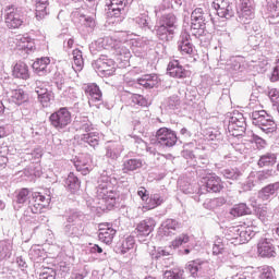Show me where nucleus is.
<instances>
[{"mask_svg":"<svg viewBox=\"0 0 279 279\" xmlns=\"http://www.w3.org/2000/svg\"><path fill=\"white\" fill-rule=\"evenodd\" d=\"M92 252L95 254V252H97V254H101L104 252V248H101V246H99L98 244H95L92 247Z\"/></svg>","mask_w":279,"mask_h":279,"instance_id":"nucleus-55","label":"nucleus"},{"mask_svg":"<svg viewBox=\"0 0 279 279\" xmlns=\"http://www.w3.org/2000/svg\"><path fill=\"white\" fill-rule=\"evenodd\" d=\"M49 121L54 130H64L71 123V111L66 108H60L50 114Z\"/></svg>","mask_w":279,"mask_h":279,"instance_id":"nucleus-3","label":"nucleus"},{"mask_svg":"<svg viewBox=\"0 0 279 279\" xmlns=\"http://www.w3.org/2000/svg\"><path fill=\"white\" fill-rule=\"evenodd\" d=\"M51 64V59L48 57H43L39 59H36L33 63V70L37 73V75H45L47 73V66Z\"/></svg>","mask_w":279,"mask_h":279,"instance_id":"nucleus-27","label":"nucleus"},{"mask_svg":"<svg viewBox=\"0 0 279 279\" xmlns=\"http://www.w3.org/2000/svg\"><path fill=\"white\" fill-rule=\"evenodd\" d=\"M157 145L160 147H175L178 143V134L169 128H160L156 132Z\"/></svg>","mask_w":279,"mask_h":279,"instance_id":"nucleus-4","label":"nucleus"},{"mask_svg":"<svg viewBox=\"0 0 279 279\" xmlns=\"http://www.w3.org/2000/svg\"><path fill=\"white\" fill-rule=\"evenodd\" d=\"M35 12L39 19L47 16V2H37Z\"/></svg>","mask_w":279,"mask_h":279,"instance_id":"nucleus-41","label":"nucleus"},{"mask_svg":"<svg viewBox=\"0 0 279 279\" xmlns=\"http://www.w3.org/2000/svg\"><path fill=\"white\" fill-rule=\"evenodd\" d=\"M50 198H47L40 192H34L29 201V208L34 215H40L47 206H49Z\"/></svg>","mask_w":279,"mask_h":279,"instance_id":"nucleus-5","label":"nucleus"},{"mask_svg":"<svg viewBox=\"0 0 279 279\" xmlns=\"http://www.w3.org/2000/svg\"><path fill=\"white\" fill-rule=\"evenodd\" d=\"M239 19L242 21H252L254 19V8L250 0H241L238 8Z\"/></svg>","mask_w":279,"mask_h":279,"instance_id":"nucleus-14","label":"nucleus"},{"mask_svg":"<svg viewBox=\"0 0 279 279\" xmlns=\"http://www.w3.org/2000/svg\"><path fill=\"white\" fill-rule=\"evenodd\" d=\"M13 77H17V80H29V68L25 62L20 61L13 66Z\"/></svg>","mask_w":279,"mask_h":279,"instance_id":"nucleus-24","label":"nucleus"},{"mask_svg":"<svg viewBox=\"0 0 279 279\" xmlns=\"http://www.w3.org/2000/svg\"><path fill=\"white\" fill-rule=\"evenodd\" d=\"M143 167L141 159H129L124 162V171H136Z\"/></svg>","mask_w":279,"mask_h":279,"instance_id":"nucleus-36","label":"nucleus"},{"mask_svg":"<svg viewBox=\"0 0 279 279\" xmlns=\"http://www.w3.org/2000/svg\"><path fill=\"white\" fill-rule=\"evenodd\" d=\"M157 36L161 37V36H167V34H171V29L167 28V26L160 24L159 26H157Z\"/></svg>","mask_w":279,"mask_h":279,"instance_id":"nucleus-50","label":"nucleus"},{"mask_svg":"<svg viewBox=\"0 0 279 279\" xmlns=\"http://www.w3.org/2000/svg\"><path fill=\"white\" fill-rule=\"evenodd\" d=\"M233 279H247V277H245L243 274H238L233 277Z\"/></svg>","mask_w":279,"mask_h":279,"instance_id":"nucleus-58","label":"nucleus"},{"mask_svg":"<svg viewBox=\"0 0 279 279\" xmlns=\"http://www.w3.org/2000/svg\"><path fill=\"white\" fill-rule=\"evenodd\" d=\"M0 210H5V203L0 201Z\"/></svg>","mask_w":279,"mask_h":279,"instance_id":"nucleus-63","label":"nucleus"},{"mask_svg":"<svg viewBox=\"0 0 279 279\" xmlns=\"http://www.w3.org/2000/svg\"><path fill=\"white\" fill-rule=\"evenodd\" d=\"M4 24L8 29H19L23 27L21 11L14 5H9L4 10Z\"/></svg>","mask_w":279,"mask_h":279,"instance_id":"nucleus-2","label":"nucleus"},{"mask_svg":"<svg viewBox=\"0 0 279 279\" xmlns=\"http://www.w3.org/2000/svg\"><path fill=\"white\" fill-rule=\"evenodd\" d=\"M29 197V189L24 187L19 191L16 199L17 204H25Z\"/></svg>","mask_w":279,"mask_h":279,"instance_id":"nucleus-42","label":"nucleus"},{"mask_svg":"<svg viewBox=\"0 0 279 279\" xmlns=\"http://www.w3.org/2000/svg\"><path fill=\"white\" fill-rule=\"evenodd\" d=\"M90 157L88 155H83L77 158V160L74 162V167L76 168V171L82 172L83 175H88L90 173Z\"/></svg>","mask_w":279,"mask_h":279,"instance_id":"nucleus-19","label":"nucleus"},{"mask_svg":"<svg viewBox=\"0 0 279 279\" xmlns=\"http://www.w3.org/2000/svg\"><path fill=\"white\" fill-rule=\"evenodd\" d=\"M230 215H232L233 217H243V215H247V205L245 204L235 205L231 209Z\"/></svg>","mask_w":279,"mask_h":279,"instance_id":"nucleus-39","label":"nucleus"},{"mask_svg":"<svg viewBox=\"0 0 279 279\" xmlns=\"http://www.w3.org/2000/svg\"><path fill=\"white\" fill-rule=\"evenodd\" d=\"M137 84L144 88H154L158 86V75L156 74H145L142 77L137 78Z\"/></svg>","mask_w":279,"mask_h":279,"instance_id":"nucleus-26","label":"nucleus"},{"mask_svg":"<svg viewBox=\"0 0 279 279\" xmlns=\"http://www.w3.org/2000/svg\"><path fill=\"white\" fill-rule=\"evenodd\" d=\"M131 101L135 106H141L142 108H149V106H151V102L141 94H133L131 96Z\"/></svg>","mask_w":279,"mask_h":279,"instance_id":"nucleus-33","label":"nucleus"},{"mask_svg":"<svg viewBox=\"0 0 279 279\" xmlns=\"http://www.w3.org/2000/svg\"><path fill=\"white\" fill-rule=\"evenodd\" d=\"M106 5V12L109 19H119V16H121V10L123 9H121L119 5H113L112 2H107Z\"/></svg>","mask_w":279,"mask_h":279,"instance_id":"nucleus-32","label":"nucleus"},{"mask_svg":"<svg viewBox=\"0 0 279 279\" xmlns=\"http://www.w3.org/2000/svg\"><path fill=\"white\" fill-rule=\"evenodd\" d=\"M186 269L195 278V276H197V272L199 271V264L195 260L189 262Z\"/></svg>","mask_w":279,"mask_h":279,"instance_id":"nucleus-44","label":"nucleus"},{"mask_svg":"<svg viewBox=\"0 0 279 279\" xmlns=\"http://www.w3.org/2000/svg\"><path fill=\"white\" fill-rule=\"evenodd\" d=\"M253 125L260 128L266 134H274L278 130V125L271 119V116L267 114L265 110H255L252 112Z\"/></svg>","mask_w":279,"mask_h":279,"instance_id":"nucleus-1","label":"nucleus"},{"mask_svg":"<svg viewBox=\"0 0 279 279\" xmlns=\"http://www.w3.org/2000/svg\"><path fill=\"white\" fill-rule=\"evenodd\" d=\"M222 175L227 180H239L242 173L241 170H239V168H227L222 171Z\"/></svg>","mask_w":279,"mask_h":279,"instance_id":"nucleus-34","label":"nucleus"},{"mask_svg":"<svg viewBox=\"0 0 279 279\" xmlns=\"http://www.w3.org/2000/svg\"><path fill=\"white\" fill-rule=\"evenodd\" d=\"M35 92L37 94V97H40L41 95H45V93L49 92V89H47V85L39 82V83H37Z\"/></svg>","mask_w":279,"mask_h":279,"instance_id":"nucleus-48","label":"nucleus"},{"mask_svg":"<svg viewBox=\"0 0 279 279\" xmlns=\"http://www.w3.org/2000/svg\"><path fill=\"white\" fill-rule=\"evenodd\" d=\"M9 100L16 106H23V104L29 101V96L23 89H13L9 94Z\"/></svg>","mask_w":279,"mask_h":279,"instance_id":"nucleus-20","label":"nucleus"},{"mask_svg":"<svg viewBox=\"0 0 279 279\" xmlns=\"http://www.w3.org/2000/svg\"><path fill=\"white\" fill-rule=\"evenodd\" d=\"M259 279H274V272L269 266H266L260 269Z\"/></svg>","mask_w":279,"mask_h":279,"instance_id":"nucleus-45","label":"nucleus"},{"mask_svg":"<svg viewBox=\"0 0 279 279\" xmlns=\"http://www.w3.org/2000/svg\"><path fill=\"white\" fill-rule=\"evenodd\" d=\"M85 25H87V27H95V19L85 17Z\"/></svg>","mask_w":279,"mask_h":279,"instance_id":"nucleus-54","label":"nucleus"},{"mask_svg":"<svg viewBox=\"0 0 279 279\" xmlns=\"http://www.w3.org/2000/svg\"><path fill=\"white\" fill-rule=\"evenodd\" d=\"M179 228L180 222H178V220L167 219L159 227L157 234L160 239H165V236H173Z\"/></svg>","mask_w":279,"mask_h":279,"instance_id":"nucleus-11","label":"nucleus"},{"mask_svg":"<svg viewBox=\"0 0 279 279\" xmlns=\"http://www.w3.org/2000/svg\"><path fill=\"white\" fill-rule=\"evenodd\" d=\"M8 167V158L3 155H0V171Z\"/></svg>","mask_w":279,"mask_h":279,"instance_id":"nucleus-53","label":"nucleus"},{"mask_svg":"<svg viewBox=\"0 0 279 279\" xmlns=\"http://www.w3.org/2000/svg\"><path fill=\"white\" fill-rule=\"evenodd\" d=\"M66 187L72 193H77V191L81 189L82 183L80 182V179L75 175V173L70 172L66 180H65Z\"/></svg>","mask_w":279,"mask_h":279,"instance_id":"nucleus-29","label":"nucleus"},{"mask_svg":"<svg viewBox=\"0 0 279 279\" xmlns=\"http://www.w3.org/2000/svg\"><path fill=\"white\" fill-rule=\"evenodd\" d=\"M270 80H271V82H278V80H279V58L276 62V66L274 68Z\"/></svg>","mask_w":279,"mask_h":279,"instance_id":"nucleus-51","label":"nucleus"},{"mask_svg":"<svg viewBox=\"0 0 279 279\" xmlns=\"http://www.w3.org/2000/svg\"><path fill=\"white\" fill-rule=\"evenodd\" d=\"M109 3H112V5H118L123 10L125 8V3H128V0H109Z\"/></svg>","mask_w":279,"mask_h":279,"instance_id":"nucleus-52","label":"nucleus"},{"mask_svg":"<svg viewBox=\"0 0 279 279\" xmlns=\"http://www.w3.org/2000/svg\"><path fill=\"white\" fill-rule=\"evenodd\" d=\"M5 110V106H3V101L0 100V114H3Z\"/></svg>","mask_w":279,"mask_h":279,"instance_id":"nucleus-61","label":"nucleus"},{"mask_svg":"<svg viewBox=\"0 0 279 279\" xmlns=\"http://www.w3.org/2000/svg\"><path fill=\"white\" fill-rule=\"evenodd\" d=\"M257 254L260 258H274L276 257V246L271 240L265 238L257 243Z\"/></svg>","mask_w":279,"mask_h":279,"instance_id":"nucleus-7","label":"nucleus"},{"mask_svg":"<svg viewBox=\"0 0 279 279\" xmlns=\"http://www.w3.org/2000/svg\"><path fill=\"white\" fill-rule=\"evenodd\" d=\"M191 241V238L186 233H182L179 236H177L172 242L171 246L177 250V247H182L185 243H189Z\"/></svg>","mask_w":279,"mask_h":279,"instance_id":"nucleus-38","label":"nucleus"},{"mask_svg":"<svg viewBox=\"0 0 279 279\" xmlns=\"http://www.w3.org/2000/svg\"><path fill=\"white\" fill-rule=\"evenodd\" d=\"M154 228H156V220L148 218L140 221L135 230L138 236H149L154 232Z\"/></svg>","mask_w":279,"mask_h":279,"instance_id":"nucleus-13","label":"nucleus"},{"mask_svg":"<svg viewBox=\"0 0 279 279\" xmlns=\"http://www.w3.org/2000/svg\"><path fill=\"white\" fill-rule=\"evenodd\" d=\"M38 101H40V104L47 108L51 101V92H46L41 96H38Z\"/></svg>","mask_w":279,"mask_h":279,"instance_id":"nucleus-46","label":"nucleus"},{"mask_svg":"<svg viewBox=\"0 0 279 279\" xmlns=\"http://www.w3.org/2000/svg\"><path fill=\"white\" fill-rule=\"evenodd\" d=\"M231 236L239 242V232H231Z\"/></svg>","mask_w":279,"mask_h":279,"instance_id":"nucleus-59","label":"nucleus"},{"mask_svg":"<svg viewBox=\"0 0 279 279\" xmlns=\"http://www.w3.org/2000/svg\"><path fill=\"white\" fill-rule=\"evenodd\" d=\"M74 45H75V40L73 38L68 39L66 41L68 49H73Z\"/></svg>","mask_w":279,"mask_h":279,"instance_id":"nucleus-57","label":"nucleus"},{"mask_svg":"<svg viewBox=\"0 0 279 279\" xmlns=\"http://www.w3.org/2000/svg\"><path fill=\"white\" fill-rule=\"evenodd\" d=\"M84 90H85V95L89 97V100H88L89 106H92L90 101H101L102 94H101V89H99V86H97V84L95 83L88 84Z\"/></svg>","mask_w":279,"mask_h":279,"instance_id":"nucleus-21","label":"nucleus"},{"mask_svg":"<svg viewBox=\"0 0 279 279\" xmlns=\"http://www.w3.org/2000/svg\"><path fill=\"white\" fill-rule=\"evenodd\" d=\"M278 160V157L276 156V154H271V153H267L265 155H263L257 165L258 167H274V165H276Z\"/></svg>","mask_w":279,"mask_h":279,"instance_id":"nucleus-30","label":"nucleus"},{"mask_svg":"<svg viewBox=\"0 0 279 279\" xmlns=\"http://www.w3.org/2000/svg\"><path fill=\"white\" fill-rule=\"evenodd\" d=\"M76 279H84L83 275H76Z\"/></svg>","mask_w":279,"mask_h":279,"instance_id":"nucleus-64","label":"nucleus"},{"mask_svg":"<svg viewBox=\"0 0 279 279\" xmlns=\"http://www.w3.org/2000/svg\"><path fill=\"white\" fill-rule=\"evenodd\" d=\"M15 45L20 51H26V53L28 51H34L36 47L34 44V39L25 36H19L15 39Z\"/></svg>","mask_w":279,"mask_h":279,"instance_id":"nucleus-22","label":"nucleus"},{"mask_svg":"<svg viewBox=\"0 0 279 279\" xmlns=\"http://www.w3.org/2000/svg\"><path fill=\"white\" fill-rule=\"evenodd\" d=\"M114 234H117V230L112 228L110 223H100L99 225V233L98 239L101 243H106V245H110L114 239Z\"/></svg>","mask_w":279,"mask_h":279,"instance_id":"nucleus-12","label":"nucleus"},{"mask_svg":"<svg viewBox=\"0 0 279 279\" xmlns=\"http://www.w3.org/2000/svg\"><path fill=\"white\" fill-rule=\"evenodd\" d=\"M160 24H162L168 29H171L173 25H175V16L174 15H166L161 19Z\"/></svg>","mask_w":279,"mask_h":279,"instance_id":"nucleus-43","label":"nucleus"},{"mask_svg":"<svg viewBox=\"0 0 279 279\" xmlns=\"http://www.w3.org/2000/svg\"><path fill=\"white\" fill-rule=\"evenodd\" d=\"M206 189L209 193H221L223 191V181L219 177H208L206 182Z\"/></svg>","mask_w":279,"mask_h":279,"instance_id":"nucleus-23","label":"nucleus"},{"mask_svg":"<svg viewBox=\"0 0 279 279\" xmlns=\"http://www.w3.org/2000/svg\"><path fill=\"white\" fill-rule=\"evenodd\" d=\"M230 232H238V243H247L252 239V232L247 230V227H233Z\"/></svg>","mask_w":279,"mask_h":279,"instance_id":"nucleus-28","label":"nucleus"},{"mask_svg":"<svg viewBox=\"0 0 279 279\" xmlns=\"http://www.w3.org/2000/svg\"><path fill=\"white\" fill-rule=\"evenodd\" d=\"M98 196L107 204V208H113L114 204H117V192L111 189L100 187Z\"/></svg>","mask_w":279,"mask_h":279,"instance_id":"nucleus-16","label":"nucleus"},{"mask_svg":"<svg viewBox=\"0 0 279 279\" xmlns=\"http://www.w3.org/2000/svg\"><path fill=\"white\" fill-rule=\"evenodd\" d=\"M213 8L220 19H232L234 16V10H232V5L227 0H214Z\"/></svg>","mask_w":279,"mask_h":279,"instance_id":"nucleus-9","label":"nucleus"},{"mask_svg":"<svg viewBox=\"0 0 279 279\" xmlns=\"http://www.w3.org/2000/svg\"><path fill=\"white\" fill-rule=\"evenodd\" d=\"M165 204V198L162 195L155 193L148 196L145 205L142 206V213H147L148 210H154V208H158V206H162Z\"/></svg>","mask_w":279,"mask_h":279,"instance_id":"nucleus-17","label":"nucleus"},{"mask_svg":"<svg viewBox=\"0 0 279 279\" xmlns=\"http://www.w3.org/2000/svg\"><path fill=\"white\" fill-rule=\"evenodd\" d=\"M167 73L170 77H175L177 80H184L189 77V71L184 69L177 59H173L168 63Z\"/></svg>","mask_w":279,"mask_h":279,"instance_id":"nucleus-8","label":"nucleus"},{"mask_svg":"<svg viewBox=\"0 0 279 279\" xmlns=\"http://www.w3.org/2000/svg\"><path fill=\"white\" fill-rule=\"evenodd\" d=\"M83 138L92 147H95L96 145H99V134L97 133H87L83 135Z\"/></svg>","mask_w":279,"mask_h":279,"instance_id":"nucleus-40","label":"nucleus"},{"mask_svg":"<svg viewBox=\"0 0 279 279\" xmlns=\"http://www.w3.org/2000/svg\"><path fill=\"white\" fill-rule=\"evenodd\" d=\"M279 191V182L268 184L258 192V197L263 202H267L272 195H276Z\"/></svg>","mask_w":279,"mask_h":279,"instance_id":"nucleus-25","label":"nucleus"},{"mask_svg":"<svg viewBox=\"0 0 279 279\" xmlns=\"http://www.w3.org/2000/svg\"><path fill=\"white\" fill-rule=\"evenodd\" d=\"M74 71H82L84 69V57L82 56V50L74 49L72 52Z\"/></svg>","mask_w":279,"mask_h":279,"instance_id":"nucleus-31","label":"nucleus"},{"mask_svg":"<svg viewBox=\"0 0 279 279\" xmlns=\"http://www.w3.org/2000/svg\"><path fill=\"white\" fill-rule=\"evenodd\" d=\"M184 277V270L174 268L172 270H166L163 279H182Z\"/></svg>","mask_w":279,"mask_h":279,"instance_id":"nucleus-37","label":"nucleus"},{"mask_svg":"<svg viewBox=\"0 0 279 279\" xmlns=\"http://www.w3.org/2000/svg\"><path fill=\"white\" fill-rule=\"evenodd\" d=\"M95 66L98 73H102L107 77H110L117 73V63L112 59L100 58L95 62Z\"/></svg>","mask_w":279,"mask_h":279,"instance_id":"nucleus-6","label":"nucleus"},{"mask_svg":"<svg viewBox=\"0 0 279 279\" xmlns=\"http://www.w3.org/2000/svg\"><path fill=\"white\" fill-rule=\"evenodd\" d=\"M268 97L272 101V104H278L279 102V90H277L276 88L269 89Z\"/></svg>","mask_w":279,"mask_h":279,"instance_id":"nucleus-47","label":"nucleus"},{"mask_svg":"<svg viewBox=\"0 0 279 279\" xmlns=\"http://www.w3.org/2000/svg\"><path fill=\"white\" fill-rule=\"evenodd\" d=\"M191 21L192 29H195L197 32H201V34H204L206 29V19L204 17V9L196 8L191 14Z\"/></svg>","mask_w":279,"mask_h":279,"instance_id":"nucleus-10","label":"nucleus"},{"mask_svg":"<svg viewBox=\"0 0 279 279\" xmlns=\"http://www.w3.org/2000/svg\"><path fill=\"white\" fill-rule=\"evenodd\" d=\"M169 252H167V251H165V250H161L160 252H159V256H169Z\"/></svg>","mask_w":279,"mask_h":279,"instance_id":"nucleus-62","label":"nucleus"},{"mask_svg":"<svg viewBox=\"0 0 279 279\" xmlns=\"http://www.w3.org/2000/svg\"><path fill=\"white\" fill-rule=\"evenodd\" d=\"M214 256H219L220 254H232V244L222 238H216L213 245Z\"/></svg>","mask_w":279,"mask_h":279,"instance_id":"nucleus-15","label":"nucleus"},{"mask_svg":"<svg viewBox=\"0 0 279 279\" xmlns=\"http://www.w3.org/2000/svg\"><path fill=\"white\" fill-rule=\"evenodd\" d=\"M82 130H84L85 132H90L93 130V124L85 123L82 125Z\"/></svg>","mask_w":279,"mask_h":279,"instance_id":"nucleus-56","label":"nucleus"},{"mask_svg":"<svg viewBox=\"0 0 279 279\" xmlns=\"http://www.w3.org/2000/svg\"><path fill=\"white\" fill-rule=\"evenodd\" d=\"M179 51L186 56H193L195 53V46L191 43V35L184 33L179 41Z\"/></svg>","mask_w":279,"mask_h":279,"instance_id":"nucleus-18","label":"nucleus"},{"mask_svg":"<svg viewBox=\"0 0 279 279\" xmlns=\"http://www.w3.org/2000/svg\"><path fill=\"white\" fill-rule=\"evenodd\" d=\"M5 136V129L0 126V138H3Z\"/></svg>","mask_w":279,"mask_h":279,"instance_id":"nucleus-60","label":"nucleus"},{"mask_svg":"<svg viewBox=\"0 0 279 279\" xmlns=\"http://www.w3.org/2000/svg\"><path fill=\"white\" fill-rule=\"evenodd\" d=\"M134 245H136V241L134 240V236L129 235L122 242L121 254H128V252H130V250H134Z\"/></svg>","mask_w":279,"mask_h":279,"instance_id":"nucleus-35","label":"nucleus"},{"mask_svg":"<svg viewBox=\"0 0 279 279\" xmlns=\"http://www.w3.org/2000/svg\"><path fill=\"white\" fill-rule=\"evenodd\" d=\"M137 195L141 197L142 202H145V204L147 203V199H149V193L144 186L140 187Z\"/></svg>","mask_w":279,"mask_h":279,"instance_id":"nucleus-49","label":"nucleus"}]
</instances>
